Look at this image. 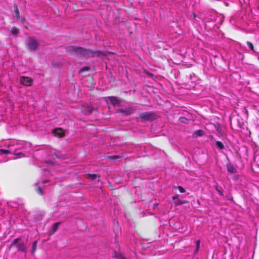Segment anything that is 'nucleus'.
<instances>
[{
    "mask_svg": "<svg viewBox=\"0 0 259 259\" xmlns=\"http://www.w3.org/2000/svg\"><path fill=\"white\" fill-rule=\"evenodd\" d=\"M12 151L13 149L10 147H8L7 149L0 148V162H6L9 159H16L24 156V154L21 152L12 154Z\"/></svg>",
    "mask_w": 259,
    "mask_h": 259,
    "instance_id": "f257e3e1",
    "label": "nucleus"
},
{
    "mask_svg": "<svg viewBox=\"0 0 259 259\" xmlns=\"http://www.w3.org/2000/svg\"><path fill=\"white\" fill-rule=\"evenodd\" d=\"M69 52L71 54L77 55L82 54L84 56L89 57L90 55L93 56V53L90 50L84 49L80 47H71L69 50Z\"/></svg>",
    "mask_w": 259,
    "mask_h": 259,
    "instance_id": "f03ea898",
    "label": "nucleus"
},
{
    "mask_svg": "<svg viewBox=\"0 0 259 259\" xmlns=\"http://www.w3.org/2000/svg\"><path fill=\"white\" fill-rule=\"evenodd\" d=\"M13 246H16L17 250L19 251H22L24 252H26V247L24 243V242L20 240V238L15 239L10 245L9 249H10Z\"/></svg>",
    "mask_w": 259,
    "mask_h": 259,
    "instance_id": "7ed1b4c3",
    "label": "nucleus"
},
{
    "mask_svg": "<svg viewBox=\"0 0 259 259\" xmlns=\"http://www.w3.org/2000/svg\"><path fill=\"white\" fill-rule=\"evenodd\" d=\"M27 145H28V144L24 142L12 141L11 142V144L9 147L12 148L13 150H18L25 148Z\"/></svg>",
    "mask_w": 259,
    "mask_h": 259,
    "instance_id": "20e7f679",
    "label": "nucleus"
},
{
    "mask_svg": "<svg viewBox=\"0 0 259 259\" xmlns=\"http://www.w3.org/2000/svg\"><path fill=\"white\" fill-rule=\"evenodd\" d=\"M154 114L151 112H143L140 114L139 118L142 122H146L154 119Z\"/></svg>",
    "mask_w": 259,
    "mask_h": 259,
    "instance_id": "39448f33",
    "label": "nucleus"
},
{
    "mask_svg": "<svg viewBox=\"0 0 259 259\" xmlns=\"http://www.w3.org/2000/svg\"><path fill=\"white\" fill-rule=\"evenodd\" d=\"M26 45L30 51H35L38 46L37 41L32 37H29L26 41Z\"/></svg>",
    "mask_w": 259,
    "mask_h": 259,
    "instance_id": "423d86ee",
    "label": "nucleus"
},
{
    "mask_svg": "<svg viewBox=\"0 0 259 259\" xmlns=\"http://www.w3.org/2000/svg\"><path fill=\"white\" fill-rule=\"evenodd\" d=\"M21 84L24 85H31L33 80L28 77H21L20 80Z\"/></svg>",
    "mask_w": 259,
    "mask_h": 259,
    "instance_id": "0eeeda50",
    "label": "nucleus"
},
{
    "mask_svg": "<svg viewBox=\"0 0 259 259\" xmlns=\"http://www.w3.org/2000/svg\"><path fill=\"white\" fill-rule=\"evenodd\" d=\"M109 101L111 102V104L114 106H119L120 105L119 100L117 99V98L115 97H108Z\"/></svg>",
    "mask_w": 259,
    "mask_h": 259,
    "instance_id": "6e6552de",
    "label": "nucleus"
},
{
    "mask_svg": "<svg viewBox=\"0 0 259 259\" xmlns=\"http://www.w3.org/2000/svg\"><path fill=\"white\" fill-rule=\"evenodd\" d=\"M119 111L126 115H128L134 113V110L132 108L128 107L125 108V109H120Z\"/></svg>",
    "mask_w": 259,
    "mask_h": 259,
    "instance_id": "1a4fd4ad",
    "label": "nucleus"
},
{
    "mask_svg": "<svg viewBox=\"0 0 259 259\" xmlns=\"http://www.w3.org/2000/svg\"><path fill=\"white\" fill-rule=\"evenodd\" d=\"M82 111L85 114H89L92 112L93 108L91 106L87 105L83 107Z\"/></svg>",
    "mask_w": 259,
    "mask_h": 259,
    "instance_id": "9d476101",
    "label": "nucleus"
},
{
    "mask_svg": "<svg viewBox=\"0 0 259 259\" xmlns=\"http://www.w3.org/2000/svg\"><path fill=\"white\" fill-rule=\"evenodd\" d=\"M53 133L59 137H62L64 135V131L60 128H57L53 130Z\"/></svg>",
    "mask_w": 259,
    "mask_h": 259,
    "instance_id": "9b49d317",
    "label": "nucleus"
},
{
    "mask_svg": "<svg viewBox=\"0 0 259 259\" xmlns=\"http://www.w3.org/2000/svg\"><path fill=\"white\" fill-rule=\"evenodd\" d=\"M227 168L228 172L231 174H234L235 172V169L234 167L230 163L227 164Z\"/></svg>",
    "mask_w": 259,
    "mask_h": 259,
    "instance_id": "f8f14e48",
    "label": "nucleus"
},
{
    "mask_svg": "<svg viewBox=\"0 0 259 259\" xmlns=\"http://www.w3.org/2000/svg\"><path fill=\"white\" fill-rule=\"evenodd\" d=\"M204 132L202 130H197L194 132L193 134V136H201L203 135Z\"/></svg>",
    "mask_w": 259,
    "mask_h": 259,
    "instance_id": "ddd939ff",
    "label": "nucleus"
},
{
    "mask_svg": "<svg viewBox=\"0 0 259 259\" xmlns=\"http://www.w3.org/2000/svg\"><path fill=\"white\" fill-rule=\"evenodd\" d=\"M40 183L38 182L36 184V186H37V189H36V190H37V192L40 195H42L43 194V192H42V189L40 187Z\"/></svg>",
    "mask_w": 259,
    "mask_h": 259,
    "instance_id": "4468645a",
    "label": "nucleus"
},
{
    "mask_svg": "<svg viewBox=\"0 0 259 259\" xmlns=\"http://www.w3.org/2000/svg\"><path fill=\"white\" fill-rule=\"evenodd\" d=\"M174 203H175V204L176 205H179L185 203H186V201L185 200H181V199L178 198V199H177L176 200H175L174 201Z\"/></svg>",
    "mask_w": 259,
    "mask_h": 259,
    "instance_id": "2eb2a0df",
    "label": "nucleus"
},
{
    "mask_svg": "<svg viewBox=\"0 0 259 259\" xmlns=\"http://www.w3.org/2000/svg\"><path fill=\"white\" fill-rule=\"evenodd\" d=\"M59 225V223H55L53 225L52 230V234H54L56 231V230H57V229L58 228Z\"/></svg>",
    "mask_w": 259,
    "mask_h": 259,
    "instance_id": "dca6fc26",
    "label": "nucleus"
},
{
    "mask_svg": "<svg viewBox=\"0 0 259 259\" xmlns=\"http://www.w3.org/2000/svg\"><path fill=\"white\" fill-rule=\"evenodd\" d=\"M217 146L220 149H223L224 148V146L223 144L220 142V141H217L216 143Z\"/></svg>",
    "mask_w": 259,
    "mask_h": 259,
    "instance_id": "f3484780",
    "label": "nucleus"
},
{
    "mask_svg": "<svg viewBox=\"0 0 259 259\" xmlns=\"http://www.w3.org/2000/svg\"><path fill=\"white\" fill-rule=\"evenodd\" d=\"M14 9H15V12L16 16L18 19H20V14H19V10H18L17 6H15L14 7Z\"/></svg>",
    "mask_w": 259,
    "mask_h": 259,
    "instance_id": "a211bd4d",
    "label": "nucleus"
},
{
    "mask_svg": "<svg viewBox=\"0 0 259 259\" xmlns=\"http://www.w3.org/2000/svg\"><path fill=\"white\" fill-rule=\"evenodd\" d=\"M37 241H34L32 244V253L33 254L36 250L37 247Z\"/></svg>",
    "mask_w": 259,
    "mask_h": 259,
    "instance_id": "6ab92c4d",
    "label": "nucleus"
},
{
    "mask_svg": "<svg viewBox=\"0 0 259 259\" xmlns=\"http://www.w3.org/2000/svg\"><path fill=\"white\" fill-rule=\"evenodd\" d=\"M179 121L182 123H187L189 121V120L184 117H182L179 118Z\"/></svg>",
    "mask_w": 259,
    "mask_h": 259,
    "instance_id": "aec40b11",
    "label": "nucleus"
},
{
    "mask_svg": "<svg viewBox=\"0 0 259 259\" xmlns=\"http://www.w3.org/2000/svg\"><path fill=\"white\" fill-rule=\"evenodd\" d=\"M11 33L13 34H16L18 33V29L16 27H13L11 29Z\"/></svg>",
    "mask_w": 259,
    "mask_h": 259,
    "instance_id": "412c9836",
    "label": "nucleus"
},
{
    "mask_svg": "<svg viewBox=\"0 0 259 259\" xmlns=\"http://www.w3.org/2000/svg\"><path fill=\"white\" fill-rule=\"evenodd\" d=\"M200 243V241L199 240H198L196 241V252H197L199 249Z\"/></svg>",
    "mask_w": 259,
    "mask_h": 259,
    "instance_id": "4be33fe9",
    "label": "nucleus"
},
{
    "mask_svg": "<svg viewBox=\"0 0 259 259\" xmlns=\"http://www.w3.org/2000/svg\"><path fill=\"white\" fill-rule=\"evenodd\" d=\"M247 46H248V47H249V48H250V49L251 50L253 51V45H252V43H251V42H249V41H247Z\"/></svg>",
    "mask_w": 259,
    "mask_h": 259,
    "instance_id": "5701e85b",
    "label": "nucleus"
},
{
    "mask_svg": "<svg viewBox=\"0 0 259 259\" xmlns=\"http://www.w3.org/2000/svg\"><path fill=\"white\" fill-rule=\"evenodd\" d=\"M89 177L92 179H95L97 178V176L96 174L89 175Z\"/></svg>",
    "mask_w": 259,
    "mask_h": 259,
    "instance_id": "b1692460",
    "label": "nucleus"
},
{
    "mask_svg": "<svg viewBox=\"0 0 259 259\" xmlns=\"http://www.w3.org/2000/svg\"><path fill=\"white\" fill-rule=\"evenodd\" d=\"M178 188L181 193H183L185 191V189L181 186H178Z\"/></svg>",
    "mask_w": 259,
    "mask_h": 259,
    "instance_id": "393cba45",
    "label": "nucleus"
},
{
    "mask_svg": "<svg viewBox=\"0 0 259 259\" xmlns=\"http://www.w3.org/2000/svg\"><path fill=\"white\" fill-rule=\"evenodd\" d=\"M216 190L218 192V193L221 195V196H224V194L223 193V192L221 190H220L219 189H218L217 188H216Z\"/></svg>",
    "mask_w": 259,
    "mask_h": 259,
    "instance_id": "a878e982",
    "label": "nucleus"
},
{
    "mask_svg": "<svg viewBox=\"0 0 259 259\" xmlns=\"http://www.w3.org/2000/svg\"><path fill=\"white\" fill-rule=\"evenodd\" d=\"M88 67H83L80 69V72L88 70Z\"/></svg>",
    "mask_w": 259,
    "mask_h": 259,
    "instance_id": "bb28decb",
    "label": "nucleus"
},
{
    "mask_svg": "<svg viewBox=\"0 0 259 259\" xmlns=\"http://www.w3.org/2000/svg\"><path fill=\"white\" fill-rule=\"evenodd\" d=\"M177 199H178V195H176L174 196H172V200L175 201Z\"/></svg>",
    "mask_w": 259,
    "mask_h": 259,
    "instance_id": "cd10ccee",
    "label": "nucleus"
},
{
    "mask_svg": "<svg viewBox=\"0 0 259 259\" xmlns=\"http://www.w3.org/2000/svg\"><path fill=\"white\" fill-rule=\"evenodd\" d=\"M47 182V181H42V182H41V183L43 184H44V183H46Z\"/></svg>",
    "mask_w": 259,
    "mask_h": 259,
    "instance_id": "c85d7f7f",
    "label": "nucleus"
},
{
    "mask_svg": "<svg viewBox=\"0 0 259 259\" xmlns=\"http://www.w3.org/2000/svg\"><path fill=\"white\" fill-rule=\"evenodd\" d=\"M257 165L258 166V167H259V163L257 162Z\"/></svg>",
    "mask_w": 259,
    "mask_h": 259,
    "instance_id": "c756f323",
    "label": "nucleus"
}]
</instances>
